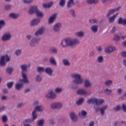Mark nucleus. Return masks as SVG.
<instances>
[{
	"mask_svg": "<svg viewBox=\"0 0 126 126\" xmlns=\"http://www.w3.org/2000/svg\"><path fill=\"white\" fill-rule=\"evenodd\" d=\"M79 43H80V41H79V39L78 38L68 37L62 41L61 46L62 48H67L68 47L75 48Z\"/></svg>",
	"mask_w": 126,
	"mask_h": 126,
	"instance_id": "obj_1",
	"label": "nucleus"
},
{
	"mask_svg": "<svg viewBox=\"0 0 126 126\" xmlns=\"http://www.w3.org/2000/svg\"><path fill=\"white\" fill-rule=\"evenodd\" d=\"M44 30H45V28L42 27L35 32L34 35L36 36H34L32 38L31 41L30 42V47L32 48H35V47H37V45H38L40 42V37H37V36H41V35H43Z\"/></svg>",
	"mask_w": 126,
	"mask_h": 126,
	"instance_id": "obj_2",
	"label": "nucleus"
},
{
	"mask_svg": "<svg viewBox=\"0 0 126 126\" xmlns=\"http://www.w3.org/2000/svg\"><path fill=\"white\" fill-rule=\"evenodd\" d=\"M71 77L73 80L72 81L73 84L75 85H82L83 84V78L81 77V75L79 73H74L71 75Z\"/></svg>",
	"mask_w": 126,
	"mask_h": 126,
	"instance_id": "obj_3",
	"label": "nucleus"
},
{
	"mask_svg": "<svg viewBox=\"0 0 126 126\" xmlns=\"http://www.w3.org/2000/svg\"><path fill=\"white\" fill-rule=\"evenodd\" d=\"M29 83H30V82L28 79L23 78V79L19 80L18 83L15 84V89L19 91L21 88H23L24 84H29Z\"/></svg>",
	"mask_w": 126,
	"mask_h": 126,
	"instance_id": "obj_4",
	"label": "nucleus"
},
{
	"mask_svg": "<svg viewBox=\"0 0 126 126\" xmlns=\"http://www.w3.org/2000/svg\"><path fill=\"white\" fill-rule=\"evenodd\" d=\"M44 107L42 105H38L35 107L34 110L32 111V122H34L38 116L37 115L36 111L37 112H43L44 111Z\"/></svg>",
	"mask_w": 126,
	"mask_h": 126,
	"instance_id": "obj_5",
	"label": "nucleus"
},
{
	"mask_svg": "<svg viewBox=\"0 0 126 126\" xmlns=\"http://www.w3.org/2000/svg\"><path fill=\"white\" fill-rule=\"evenodd\" d=\"M104 102L105 101L103 99H99L96 98H91L87 100V103H88V104H95L96 106L102 105Z\"/></svg>",
	"mask_w": 126,
	"mask_h": 126,
	"instance_id": "obj_6",
	"label": "nucleus"
},
{
	"mask_svg": "<svg viewBox=\"0 0 126 126\" xmlns=\"http://www.w3.org/2000/svg\"><path fill=\"white\" fill-rule=\"evenodd\" d=\"M10 62V57L8 55H4L0 58V65L1 66H5L6 63Z\"/></svg>",
	"mask_w": 126,
	"mask_h": 126,
	"instance_id": "obj_7",
	"label": "nucleus"
},
{
	"mask_svg": "<svg viewBox=\"0 0 126 126\" xmlns=\"http://www.w3.org/2000/svg\"><path fill=\"white\" fill-rule=\"evenodd\" d=\"M21 69L22 70L21 73H22V76L23 78H27V75L25 74V72L28 71V66L26 64H23L21 65Z\"/></svg>",
	"mask_w": 126,
	"mask_h": 126,
	"instance_id": "obj_8",
	"label": "nucleus"
},
{
	"mask_svg": "<svg viewBox=\"0 0 126 126\" xmlns=\"http://www.w3.org/2000/svg\"><path fill=\"white\" fill-rule=\"evenodd\" d=\"M46 97L50 100H55V99H57V94L54 92L53 90H49L46 94Z\"/></svg>",
	"mask_w": 126,
	"mask_h": 126,
	"instance_id": "obj_9",
	"label": "nucleus"
},
{
	"mask_svg": "<svg viewBox=\"0 0 126 126\" xmlns=\"http://www.w3.org/2000/svg\"><path fill=\"white\" fill-rule=\"evenodd\" d=\"M94 108L95 112H99V111H100L101 116H104V115H105V111H106V109H108V106L105 105L103 107H101L100 108H99V107L98 106H94Z\"/></svg>",
	"mask_w": 126,
	"mask_h": 126,
	"instance_id": "obj_10",
	"label": "nucleus"
},
{
	"mask_svg": "<svg viewBox=\"0 0 126 126\" xmlns=\"http://www.w3.org/2000/svg\"><path fill=\"white\" fill-rule=\"evenodd\" d=\"M62 23H56L54 24L52 28V30L54 33H59L61 31V28H62Z\"/></svg>",
	"mask_w": 126,
	"mask_h": 126,
	"instance_id": "obj_11",
	"label": "nucleus"
},
{
	"mask_svg": "<svg viewBox=\"0 0 126 126\" xmlns=\"http://www.w3.org/2000/svg\"><path fill=\"white\" fill-rule=\"evenodd\" d=\"M122 8V7L121 6H119L117 8H115L113 9H110L107 14V17L109 18L112 15V14H114L116 11H119L120 9Z\"/></svg>",
	"mask_w": 126,
	"mask_h": 126,
	"instance_id": "obj_12",
	"label": "nucleus"
},
{
	"mask_svg": "<svg viewBox=\"0 0 126 126\" xmlns=\"http://www.w3.org/2000/svg\"><path fill=\"white\" fill-rule=\"evenodd\" d=\"M62 107H63V105L61 102H54L51 105V109L54 110H60V109H62Z\"/></svg>",
	"mask_w": 126,
	"mask_h": 126,
	"instance_id": "obj_13",
	"label": "nucleus"
},
{
	"mask_svg": "<svg viewBox=\"0 0 126 126\" xmlns=\"http://www.w3.org/2000/svg\"><path fill=\"white\" fill-rule=\"evenodd\" d=\"M116 47L115 46H107L104 49V52L106 54H111L116 52Z\"/></svg>",
	"mask_w": 126,
	"mask_h": 126,
	"instance_id": "obj_14",
	"label": "nucleus"
},
{
	"mask_svg": "<svg viewBox=\"0 0 126 126\" xmlns=\"http://www.w3.org/2000/svg\"><path fill=\"white\" fill-rule=\"evenodd\" d=\"M70 118L73 123H76L78 121V117L75 113L72 112L70 114Z\"/></svg>",
	"mask_w": 126,
	"mask_h": 126,
	"instance_id": "obj_15",
	"label": "nucleus"
},
{
	"mask_svg": "<svg viewBox=\"0 0 126 126\" xmlns=\"http://www.w3.org/2000/svg\"><path fill=\"white\" fill-rule=\"evenodd\" d=\"M57 19V14L54 13L48 19V24H53Z\"/></svg>",
	"mask_w": 126,
	"mask_h": 126,
	"instance_id": "obj_16",
	"label": "nucleus"
},
{
	"mask_svg": "<svg viewBox=\"0 0 126 126\" xmlns=\"http://www.w3.org/2000/svg\"><path fill=\"white\" fill-rule=\"evenodd\" d=\"M10 39H11V34L10 33H6L3 35L1 40L2 41L6 42V41H9Z\"/></svg>",
	"mask_w": 126,
	"mask_h": 126,
	"instance_id": "obj_17",
	"label": "nucleus"
},
{
	"mask_svg": "<svg viewBox=\"0 0 126 126\" xmlns=\"http://www.w3.org/2000/svg\"><path fill=\"white\" fill-rule=\"evenodd\" d=\"M39 9L36 6H32L30 10L29 11V13L30 14H34V13H36Z\"/></svg>",
	"mask_w": 126,
	"mask_h": 126,
	"instance_id": "obj_18",
	"label": "nucleus"
},
{
	"mask_svg": "<svg viewBox=\"0 0 126 126\" xmlns=\"http://www.w3.org/2000/svg\"><path fill=\"white\" fill-rule=\"evenodd\" d=\"M99 29V27L97 25H94L91 27V31L93 33H97Z\"/></svg>",
	"mask_w": 126,
	"mask_h": 126,
	"instance_id": "obj_19",
	"label": "nucleus"
},
{
	"mask_svg": "<svg viewBox=\"0 0 126 126\" xmlns=\"http://www.w3.org/2000/svg\"><path fill=\"white\" fill-rule=\"evenodd\" d=\"M91 82L88 79H86L84 81V86L85 88H89L92 86Z\"/></svg>",
	"mask_w": 126,
	"mask_h": 126,
	"instance_id": "obj_20",
	"label": "nucleus"
},
{
	"mask_svg": "<svg viewBox=\"0 0 126 126\" xmlns=\"http://www.w3.org/2000/svg\"><path fill=\"white\" fill-rule=\"evenodd\" d=\"M40 23V19H34L32 20L31 22V25L32 26H36Z\"/></svg>",
	"mask_w": 126,
	"mask_h": 126,
	"instance_id": "obj_21",
	"label": "nucleus"
},
{
	"mask_svg": "<svg viewBox=\"0 0 126 126\" xmlns=\"http://www.w3.org/2000/svg\"><path fill=\"white\" fill-rule=\"evenodd\" d=\"M77 94L78 95H87V91H86L85 90L83 89H79L77 91Z\"/></svg>",
	"mask_w": 126,
	"mask_h": 126,
	"instance_id": "obj_22",
	"label": "nucleus"
},
{
	"mask_svg": "<svg viewBox=\"0 0 126 126\" xmlns=\"http://www.w3.org/2000/svg\"><path fill=\"white\" fill-rule=\"evenodd\" d=\"M118 24L121 25H126V18L123 19V18H119Z\"/></svg>",
	"mask_w": 126,
	"mask_h": 126,
	"instance_id": "obj_23",
	"label": "nucleus"
},
{
	"mask_svg": "<svg viewBox=\"0 0 126 126\" xmlns=\"http://www.w3.org/2000/svg\"><path fill=\"white\" fill-rule=\"evenodd\" d=\"M49 63L51 64H53V65H57V61H56V58L54 57V56H51L49 59Z\"/></svg>",
	"mask_w": 126,
	"mask_h": 126,
	"instance_id": "obj_24",
	"label": "nucleus"
},
{
	"mask_svg": "<svg viewBox=\"0 0 126 126\" xmlns=\"http://www.w3.org/2000/svg\"><path fill=\"white\" fill-rule=\"evenodd\" d=\"M119 15V13H117L115 14H114L112 17L109 18V23H114L115 22V19H116V17Z\"/></svg>",
	"mask_w": 126,
	"mask_h": 126,
	"instance_id": "obj_25",
	"label": "nucleus"
},
{
	"mask_svg": "<svg viewBox=\"0 0 126 126\" xmlns=\"http://www.w3.org/2000/svg\"><path fill=\"white\" fill-rule=\"evenodd\" d=\"M45 71L47 74L50 75V76H52L53 75V69L51 67H47L45 69Z\"/></svg>",
	"mask_w": 126,
	"mask_h": 126,
	"instance_id": "obj_26",
	"label": "nucleus"
},
{
	"mask_svg": "<svg viewBox=\"0 0 126 126\" xmlns=\"http://www.w3.org/2000/svg\"><path fill=\"white\" fill-rule=\"evenodd\" d=\"M53 4H54V2H50L48 3H44L42 4V6L43 7H44V8H48L49 7L53 6Z\"/></svg>",
	"mask_w": 126,
	"mask_h": 126,
	"instance_id": "obj_27",
	"label": "nucleus"
},
{
	"mask_svg": "<svg viewBox=\"0 0 126 126\" xmlns=\"http://www.w3.org/2000/svg\"><path fill=\"white\" fill-rule=\"evenodd\" d=\"M73 5H74V0H68L67 3V7L70 8V7H72Z\"/></svg>",
	"mask_w": 126,
	"mask_h": 126,
	"instance_id": "obj_28",
	"label": "nucleus"
},
{
	"mask_svg": "<svg viewBox=\"0 0 126 126\" xmlns=\"http://www.w3.org/2000/svg\"><path fill=\"white\" fill-rule=\"evenodd\" d=\"M49 52L51 54H54V55H57L58 54V49L55 47H51L49 49Z\"/></svg>",
	"mask_w": 126,
	"mask_h": 126,
	"instance_id": "obj_29",
	"label": "nucleus"
},
{
	"mask_svg": "<svg viewBox=\"0 0 126 126\" xmlns=\"http://www.w3.org/2000/svg\"><path fill=\"white\" fill-rule=\"evenodd\" d=\"M35 14L37 17H39L40 18H43V17H44V13L39 9L36 13H35Z\"/></svg>",
	"mask_w": 126,
	"mask_h": 126,
	"instance_id": "obj_30",
	"label": "nucleus"
},
{
	"mask_svg": "<svg viewBox=\"0 0 126 126\" xmlns=\"http://www.w3.org/2000/svg\"><path fill=\"white\" fill-rule=\"evenodd\" d=\"M9 17H11L13 19H17L19 17V14L11 13L9 14Z\"/></svg>",
	"mask_w": 126,
	"mask_h": 126,
	"instance_id": "obj_31",
	"label": "nucleus"
},
{
	"mask_svg": "<svg viewBox=\"0 0 126 126\" xmlns=\"http://www.w3.org/2000/svg\"><path fill=\"white\" fill-rule=\"evenodd\" d=\"M97 62L98 63H104V57L103 56H99L97 57Z\"/></svg>",
	"mask_w": 126,
	"mask_h": 126,
	"instance_id": "obj_32",
	"label": "nucleus"
},
{
	"mask_svg": "<svg viewBox=\"0 0 126 126\" xmlns=\"http://www.w3.org/2000/svg\"><path fill=\"white\" fill-rule=\"evenodd\" d=\"M87 3L88 4H96L98 3V0H87Z\"/></svg>",
	"mask_w": 126,
	"mask_h": 126,
	"instance_id": "obj_33",
	"label": "nucleus"
},
{
	"mask_svg": "<svg viewBox=\"0 0 126 126\" xmlns=\"http://www.w3.org/2000/svg\"><path fill=\"white\" fill-rule=\"evenodd\" d=\"M44 125H45V120L42 119L38 121L37 123V126H43Z\"/></svg>",
	"mask_w": 126,
	"mask_h": 126,
	"instance_id": "obj_34",
	"label": "nucleus"
},
{
	"mask_svg": "<svg viewBox=\"0 0 126 126\" xmlns=\"http://www.w3.org/2000/svg\"><path fill=\"white\" fill-rule=\"evenodd\" d=\"M63 64L65 65V66H69L70 65V63L68 61V60L66 59H64L63 60Z\"/></svg>",
	"mask_w": 126,
	"mask_h": 126,
	"instance_id": "obj_35",
	"label": "nucleus"
},
{
	"mask_svg": "<svg viewBox=\"0 0 126 126\" xmlns=\"http://www.w3.org/2000/svg\"><path fill=\"white\" fill-rule=\"evenodd\" d=\"M113 84V80H107L104 83L105 86H111Z\"/></svg>",
	"mask_w": 126,
	"mask_h": 126,
	"instance_id": "obj_36",
	"label": "nucleus"
},
{
	"mask_svg": "<svg viewBox=\"0 0 126 126\" xmlns=\"http://www.w3.org/2000/svg\"><path fill=\"white\" fill-rule=\"evenodd\" d=\"M87 111L85 110H82L80 113H79V116L81 117H86L87 116Z\"/></svg>",
	"mask_w": 126,
	"mask_h": 126,
	"instance_id": "obj_37",
	"label": "nucleus"
},
{
	"mask_svg": "<svg viewBox=\"0 0 126 126\" xmlns=\"http://www.w3.org/2000/svg\"><path fill=\"white\" fill-rule=\"evenodd\" d=\"M32 122H33V117H32V119H26L25 121L23 122L24 125H30V124H32Z\"/></svg>",
	"mask_w": 126,
	"mask_h": 126,
	"instance_id": "obj_38",
	"label": "nucleus"
},
{
	"mask_svg": "<svg viewBox=\"0 0 126 126\" xmlns=\"http://www.w3.org/2000/svg\"><path fill=\"white\" fill-rule=\"evenodd\" d=\"M75 35L77 37H84V32H79L75 33Z\"/></svg>",
	"mask_w": 126,
	"mask_h": 126,
	"instance_id": "obj_39",
	"label": "nucleus"
},
{
	"mask_svg": "<svg viewBox=\"0 0 126 126\" xmlns=\"http://www.w3.org/2000/svg\"><path fill=\"white\" fill-rule=\"evenodd\" d=\"M6 70L8 74H12V72H13V68L7 67Z\"/></svg>",
	"mask_w": 126,
	"mask_h": 126,
	"instance_id": "obj_40",
	"label": "nucleus"
},
{
	"mask_svg": "<svg viewBox=\"0 0 126 126\" xmlns=\"http://www.w3.org/2000/svg\"><path fill=\"white\" fill-rule=\"evenodd\" d=\"M35 81H36V82H41V81H42V76L37 75L35 77Z\"/></svg>",
	"mask_w": 126,
	"mask_h": 126,
	"instance_id": "obj_41",
	"label": "nucleus"
},
{
	"mask_svg": "<svg viewBox=\"0 0 126 126\" xmlns=\"http://www.w3.org/2000/svg\"><path fill=\"white\" fill-rule=\"evenodd\" d=\"M83 102H84V98H81L76 101V104L79 106L80 105H82V104H83Z\"/></svg>",
	"mask_w": 126,
	"mask_h": 126,
	"instance_id": "obj_42",
	"label": "nucleus"
},
{
	"mask_svg": "<svg viewBox=\"0 0 126 126\" xmlns=\"http://www.w3.org/2000/svg\"><path fill=\"white\" fill-rule=\"evenodd\" d=\"M36 70L37 72H39V73L41 72H44V70H45V68L42 66H38L37 67Z\"/></svg>",
	"mask_w": 126,
	"mask_h": 126,
	"instance_id": "obj_43",
	"label": "nucleus"
},
{
	"mask_svg": "<svg viewBox=\"0 0 126 126\" xmlns=\"http://www.w3.org/2000/svg\"><path fill=\"white\" fill-rule=\"evenodd\" d=\"M22 53V50H21V49L16 50L14 52V55H15L17 57H19V56H20V55H21Z\"/></svg>",
	"mask_w": 126,
	"mask_h": 126,
	"instance_id": "obj_44",
	"label": "nucleus"
},
{
	"mask_svg": "<svg viewBox=\"0 0 126 126\" xmlns=\"http://www.w3.org/2000/svg\"><path fill=\"white\" fill-rule=\"evenodd\" d=\"M63 88H57L55 90V92H56V93H57L58 94H60L61 93H62L63 92Z\"/></svg>",
	"mask_w": 126,
	"mask_h": 126,
	"instance_id": "obj_45",
	"label": "nucleus"
},
{
	"mask_svg": "<svg viewBox=\"0 0 126 126\" xmlns=\"http://www.w3.org/2000/svg\"><path fill=\"white\" fill-rule=\"evenodd\" d=\"M113 91H112V90H110L109 89H106L104 90V93L106 94V95H110Z\"/></svg>",
	"mask_w": 126,
	"mask_h": 126,
	"instance_id": "obj_46",
	"label": "nucleus"
},
{
	"mask_svg": "<svg viewBox=\"0 0 126 126\" xmlns=\"http://www.w3.org/2000/svg\"><path fill=\"white\" fill-rule=\"evenodd\" d=\"M13 84H14V82H9L7 83V87L8 89H11L12 88V86H13Z\"/></svg>",
	"mask_w": 126,
	"mask_h": 126,
	"instance_id": "obj_47",
	"label": "nucleus"
},
{
	"mask_svg": "<svg viewBox=\"0 0 126 126\" xmlns=\"http://www.w3.org/2000/svg\"><path fill=\"white\" fill-rule=\"evenodd\" d=\"M8 121V118H7V116L6 115H3L2 117V122L3 123H6Z\"/></svg>",
	"mask_w": 126,
	"mask_h": 126,
	"instance_id": "obj_48",
	"label": "nucleus"
},
{
	"mask_svg": "<svg viewBox=\"0 0 126 126\" xmlns=\"http://www.w3.org/2000/svg\"><path fill=\"white\" fill-rule=\"evenodd\" d=\"M90 23H92V24H95L98 23V21L96 19H90L89 20Z\"/></svg>",
	"mask_w": 126,
	"mask_h": 126,
	"instance_id": "obj_49",
	"label": "nucleus"
},
{
	"mask_svg": "<svg viewBox=\"0 0 126 126\" xmlns=\"http://www.w3.org/2000/svg\"><path fill=\"white\" fill-rule=\"evenodd\" d=\"M59 5L60 6H62V7H63V6L65 5V0H60Z\"/></svg>",
	"mask_w": 126,
	"mask_h": 126,
	"instance_id": "obj_50",
	"label": "nucleus"
},
{
	"mask_svg": "<svg viewBox=\"0 0 126 126\" xmlns=\"http://www.w3.org/2000/svg\"><path fill=\"white\" fill-rule=\"evenodd\" d=\"M49 125L50 126H55V125H56V121H55V120L54 119H50V121H49Z\"/></svg>",
	"mask_w": 126,
	"mask_h": 126,
	"instance_id": "obj_51",
	"label": "nucleus"
},
{
	"mask_svg": "<svg viewBox=\"0 0 126 126\" xmlns=\"http://www.w3.org/2000/svg\"><path fill=\"white\" fill-rule=\"evenodd\" d=\"M70 11V13L71 14V15L73 17H75L76 15H75V11H74V10L73 9H70L69 10Z\"/></svg>",
	"mask_w": 126,
	"mask_h": 126,
	"instance_id": "obj_52",
	"label": "nucleus"
},
{
	"mask_svg": "<svg viewBox=\"0 0 126 126\" xmlns=\"http://www.w3.org/2000/svg\"><path fill=\"white\" fill-rule=\"evenodd\" d=\"M113 110H114V111H115V112H119V111H120V110H121V106L118 105L116 107H114L113 108Z\"/></svg>",
	"mask_w": 126,
	"mask_h": 126,
	"instance_id": "obj_53",
	"label": "nucleus"
},
{
	"mask_svg": "<svg viewBox=\"0 0 126 126\" xmlns=\"http://www.w3.org/2000/svg\"><path fill=\"white\" fill-rule=\"evenodd\" d=\"M4 25H5V22H4V20H0V26H2V27H3V26H4Z\"/></svg>",
	"mask_w": 126,
	"mask_h": 126,
	"instance_id": "obj_54",
	"label": "nucleus"
},
{
	"mask_svg": "<svg viewBox=\"0 0 126 126\" xmlns=\"http://www.w3.org/2000/svg\"><path fill=\"white\" fill-rule=\"evenodd\" d=\"M11 8V5H6L5 6V10L8 11Z\"/></svg>",
	"mask_w": 126,
	"mask_h": 126,
	"instance_id": "obj_55",
	"label": "nucleus"
},
{
	"mask_svg": "<svg viewBox=\"0 0 126 126\" xmlns=\"http://www.w3.org/2000/svg\"><path fill=\"white\" fill-rule=\"evenodd\" d=\"M96 51L98 52V53H101V52L103 51V47H102V46H99L96 48Z\"/></svg>",
	"mask_w": 126,
	"mask_h": 126,
	"instance_id": "obj_56",
	"label": "nucleus"
},
{
	"mask_svg": "<svg viewBox=\"0 0 126 126\" xmlns=\"http://www.w3.org/2000/svg\"><path fill=\"white\" fill-rule=\"evenodd\" d=\"M89 56L91 57H94V56H95V51H94V50L91 51L89 54Z\"/></svg>",
	"mask_w": 126,
	"mask_h": 126,
	"instance_id": "obj_57",
	"label": "nucleus"
},
{
	"mask_svg": "<svg viewBox=\"0 0 126 126\" xmlns=\"http://www.w3.org/2000/svg\"><path fill=\"white\" fill-rule=\"evenodd\" d=\"M3 94H8V90L6 88H4L2 90Z\"/></svg>",
	"mask_w": 126,
	"mask_h": 126,
	"instance_id": "obj_58",
	"label": "nucleus"
},
{
	"mask_svg": "<svg viewBox=\"0 0 126 126\" xmlns=\"http://www.w3.org/2000/svg\"><path fill=\"white\" fill-rule=\"evenodd\" d=\"M32 105H33V106L34 107H37V106H38V105H39V101H34V102L33 103Z\"/></svg>",
	"mask_w": 126,
	"mask_h": 126,
	"instance_id": "obj_59",
	"label": "nucleus"
},
{
	"mask_svg": "<svg viewBox=\"0 0 126 126\" xmlns=\"http://www.w3.org/2000/svg\"><path fill=\"white\" fill-rule=\"evenodd\" d=\"M25 3H31L33 2V0H24Z\"/></svg>",
	"mask_w": 126,
	"mask_h": 126,
	"instance_id": "obj_60",
	"label": "nucleus"
},
{
	"mask_svg": "<svg viewBox=\"0 0 126 126\" xmlns=\"http://www.w3.org/2000/svg\"><path fill=\"white\" fill-rule=\"evenodd\" d=\"M122 110L124 112H126V104H122Z\"/></svg>",
	"mask_w": 126,
	"mask_h": 126,
	"instance_id": "obj_61",
	"label": "nucleus"
},
{
	"mask_svg": "<svg viewBox=\"0 0 126 126\" xmlns=\"http://www.w3.org/2000/svg\"><path fill=\"white\" fill-rule=\"evenodd\" d=\"M121 56H122V57H123V58H126V51H123L121 53Z\"/></svg>",
	"mask_w": 126,
	"mask_h": 126,
	"instance_id": "obj_62",
	"label": "nucleus"
},
{
	"mask_svg": "<svg viewBox=\"0 0 126 126\" xmlns=\"http://www.w3.org/2000/svg\"><path fill=\"white\" fill-rule=\"evenodd\" d=\"M117 93H118V94H119V95H121L122 94V93H123V90H122V89H119L117 90Z\"/></svg>",
	"mask_w": 126,
	"mask_h": 126,
	"instance_id": "obj_63",
	"label": "nucleus"
},
{
	"mask_svg": "<svg viewBox=\"0 0 126 126\" xmlns=\"http://www.w3.org/2000/svg\"><path fill=\"white\" fill-rule=\"evenodd\" d=\"M27 38L29 41H30V40H31V39L32 38V35H31L30 34H28L27 35Z\"/></svg>",
	"mask_w": 126,
	"mask_h": 126,
	"instance_id": "obj_64",
	"label": "nucleus"
}]
</instances>
